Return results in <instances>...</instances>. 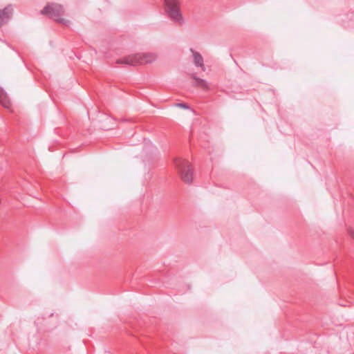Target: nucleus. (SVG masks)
I'll return each mask as SVG.
<instances>
[{
    "label": "nucleus",
    "mask_w": 354,
    "mask_h": 354,
    "mask_svg": "<svg viewBox=\"0 0 354 354\" xmlns=\"http://www.w3.org/2000/svg\"><path fill=\"white\" fill-rule=\"evenodd\" d=\"M64 12L63 6L54 3L47 4L44 8L41 10V14L48 15L50 18L55 19L59 23L68 26L70 21L61 17Z\"/></svg>",
    "instance_id": "f257e3e1"
},
{
    "label": "nucleus",
    "mask_w": 354,
    "mask_h": 354,
    "mask_svg": "<svg viewBox=\"0 0 354 354\" xmlns=\"http://www.w3.org/2000/svg\"><path fill=\"white\" fill-rule=\"evenodd\" d=\"M156 55L153 53L136 54L124 57L118 60V63L125 64L130 66L145 64L153 62Z\"/></svg>",
    "instance_id": "f03ea898"
},
{
    "label": "nucleus",
    "mask_w": 354,
    "mask_h": 354,
    "mask_svg": "<svg viewBox=\"0 0 354 354\" xmlns=\"http://www.w3.org/2000/svg\"><path fill=\"white\" fill-rule=\"evenodd\" d=\"M174 163L182 180L186 183H191L193 180V171L189 162L181 158H176Z\"/></svg>",
    "instance_id": "7ed1b4c3"
},
{
    "label": "nucleus",
    "mask_w": 354,
    "mask_h": 354,
    "mask_svg": "<svg viewBox=\"0 0 354 354\" xmlns=\"http://www.w3.org/2000/svg\"><path fill=\"white\" fill-rule=\"evenodd\" d=\"M166 12L168 16L177 23H183V17L180 11V3L178 0H164Z\"/></svg>",
    "instance_id": "20e7f679"
},
{
    "label": "nucleus",
    "mask_w": 354,
    "mask_h": 354,
    "mask_svg": "<svg viewBox=\"0 0 354 354\" xmlns=\"http://www.w3.org/2000/svg\"><path fill=\"white\" fill-rule=\"evenodd\" d=\"M12 9L10 6L0 10V26L6 24L12 15Z\"/></svg>",
    "instance_id": "39448f33"
},
{
    "label": "nucleus",
    "mask_w": 354,
    "mask_h": 354,
    "mask_svg": "<svg viewBox=\"0 0 354 354\" xmlns=\"http://www.w3.org/2000/svg\"><path fill=\"white\" fill-rule=\"evenodd\" d=\"M191 51L193 53V59L195 66L197 67H201L203 71H205V68L203 64V58L201 55L198 52L194 51L193 49H191Z\"/></svg>",
    "instance_id": "423d86ee"
},
{
    "label": "nucleus",
    "mask_w": 354,
    "mask_h": 354,
    "mask_svg": "<svg viewBox=\"0 0 354 354\" xmlns=\"http://www.w3.org/2000/svg\"><path fill=\"white\" fill-rule=\"evenodd\" d=\"M0 103L5 108H9L10 106V101L6 94V93L1 88H0Z\"/></svg>",
    "instance_id": "0eeeda50"
},
{
    "label": "nucleus",
    "mask_w": 354,
    "mask_h": 354,
    "mask_svg": "<svg viewBox=\"0 0 354 354\" xmlns=\"http://www.w3.org/2000/svg\"><path fill=\"white\" fill-rule=\"evenodd\" d=\"M194 79L196 81V85L198 86L205 90L209 89V84L205 80L198 78L196 76H194Z\"/></svg>",
    "instance_id": "6e6552de"
},
{
    "label": "nucleus",
    "mask_w": 354,
    "mask_h": 354,
    "mask_svg": "<svg viewBox=\"0 0 354 354\" xmlns=\"http://www.w3.org/2000/svg\"><path fill=\"white\" fill-rule=\"evenodd\" d=\"M176 106L185 109H188L189 108V106L185 103H178L176 104Z\"/></svg>",
    "instance_id": "1a4fd4ad"
},
{
    "label": "nucleus",
    "mask_w": 354,
    "mask_h": 354,
    "mask_svg": "<svg viewBox=\"0 0 354 354\" xmlns=\"http://www.w3.org/2000/svg\"><path fill=\"white\" fill-rule=\"evenodd\" d=\"M352 236H353V239H354V233L352 234Z\"/></svg>",
    "instance_id": "9d476101"
}]
</instances>
